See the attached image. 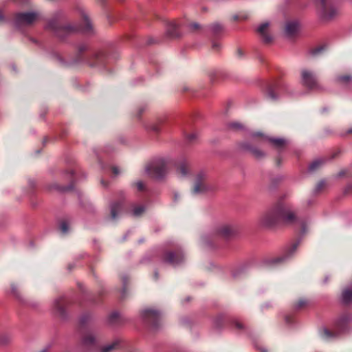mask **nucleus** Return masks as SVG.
Instances as JSON below:
<instances>
[{
    "label": "nucleus",
    "instance_id": "obj_23",
    "mask_svg": "<svg viewBox=\"0 0 352 352\" xmlns=\"http://www.w3.org/2000/svg\"><path fill=\"white\" fill-rule=\"evenodd\" d=\"M166 34L171 38L179 36V26L175 21H170L167 23Z\"/></svg>",
    "mask_w": 352,
    "mask_h": 352
},
{
    "label": "nucleus",
    "instance_id": "obj_2",
    "mask_svg": "<svg viewBox=\"0 0 352 352\" xmlns=\"http://www.w3.org/2000/svg\"><path fill=\"white\" fill-rule=\"evenodd\" d=\"M81 15L83 25L78 26L71 25L63 26L60 24V19L57 16L48 22L46 28L53 32L54 34L60 39H64L69 35L77 32H81L85 34H92L94 30L88 16L85 12H82Z\"/></svg>",
    "mask_w": 352,
    "mask_h": 352
},
{
    "label": "nucleus",
    "instance_id": "obj_60",
    "mask_svg": "<svg viewBox=\"0 0 352 352\" xmlns=\"http://www.w3.org/2000/svg\"><path fill=\"white\" fill-rule=\"evenodd\" d=\"M101 183L103 186H105L106 184H104V182L103 180L101 181Z\"/></svg>",
    "mask_w": 352,
    "mask_h": 352
},
{
    "label": "nucleus",
    "instance_id": "obj_26",
    "mask_svg": "<svg viewBox=\"0 0 352 352\" xmlns=\"http://www.w3.org/2000/svg\"><path fill=\"white\" fill-rule=\"evenodd\" d=\"M145 211V207L143 205L132 204L131 209L128 211L133 217H140Z\"/></svg>",
    "mask_w": 352,
    "mask_h": 352
},
{
    "label": "nucleus",
    "instance_id": "obj_6",
    "mask_svg": "<svg viewBox=\"0 0 352 352\" xmlns=\"http://www.w3.org/2000/svg\"><path fill=\"white\" fill-rule=\"evenodd\" d=\"M300 241H296L291 245L286 248L283 255L272 258H267L263 261V265L265 266H274L285 262L293 256L295 254Z\"/></svg>",
    "mask_w": 352,
    "mask_h": 352
},
{
    "label": "nucleus",
    "instance_id": "obj_10",
    "mask_svg": "<svg viewBox=\"0 0 352 352\" xmlns=\"http://www.w3.org/2000/svg\"><path fill=\"white\" fill-rule=\"evenodd\" d=\"M301 82L302 85L309 90H318L320 88L316 74L308 69L302 70Z\"/></svg>",
    "mask_w": 352,
    "mask_h": 352
},
{
    "label": "nucleus",
    "instance_id": "obj_14",
    "mask_svg": "<svg viewBox=\"0 0 352 352\" xmlns=\"http://www.w3.org/2000/svg\"><path fill=\"white\" fill-rule=\"evenodd\" d=\"M252 137L253 139H254V138H256L257 137H261V142L265 141V140H267L270 143H272V145L274 146H275L278 149H280L286 144V140L285 139H283V138H268V137L264 135L263 133H261L260 132L252 133Z\"/></svg>",
    "mask_w": 352,
    "mask_h": 352
},
{
    "label": "nucleus",
    "instance_id": "obj_13",
    "mask_svg": "<svg viewBox=\"0 0 352 352\" xmlns=\"http://www.w3.org/2000/svg\"><path fill=\"white\" fill-rule=\"evenodd\" d=\"M286 89V86L282 83L268 85L267 88V96L270 100H276L278 98V94Z\"/></svg>",
    "mask_w": 352,
    "mask_h": 352
},
{
    "label": "nucleus",
    "instance_id": "obj_56",
    "mask_svg": "<svg viewBox=\"0 0 352 352\" xmlns=\"http://www.w3.org/2000/svg\"><path fill=\"white\" fill-rule=\"evenodd\" d=\"M80 60H81V58L80 57H78V58L76 60H74V63H77L78 61H80Z\"/></svg>",
    "mask_w": 352,
    "mask_h": 352
},
{
    "label": "nucleus",
    "instance_id": "obj_35",
    "mask_svg": "<svg viewBox=\"0 0 352 352\" xmlns=\"http://www.w3.org/2000/svg\"><path fill=\"white\" fill-rule=\"evenodd\" d=\"M224 320V317L223 316H218L214 321V326L217 329L219 328Z\"/></svg>",
    "mask_w": 352,
    "mask_h": 352
},
{
    "label": "nucleus",
    "instance_id": "obj_46",
    "mask_svg": "<svg viewBox=\"0 0 352 352\" xmlns=\"http://www.w3.org/2000/svg\"><path fill=\"white\" fill-rule=\"evenodd\" d=\"M111 170H112V173L116 176L118 175L120 173V170L119 168L117 166H113L111 168Z\"/></svg>",
    "mask_w": 352,
    "mask_h": 352
},
{
    "label": "nucleus",
    "instance_id": "obj_64",
    "mask_svg": "<svg viewBox=\"0 0 352 352\" xmlns=\"http://www.w3.org/2000/svg\"><path fill=\"white\" fill-rule=\"evenodd\" d=\"M100 1H104V0H100Z\"/></svg>",
    "mask_w": 352,
    "mask_h": 352
},
{
    "label": "nucleus",
    "instance_id": "obj_37",
    "mask_svg": "<svg viewBox=\"0 0 352 352\" xmlns=\"http://www.w3.org/2000/svg\"><path fill=\"white\" fill-rule=\"evenodd\" d=\"M188 28L190 30H199V29H203L200 25L197 23H190L188 25Z\"/></svg>",
    "mask_w": 352,
    "mask_h": 352
},
{
    "label": "nucleus",
    "instance_id": "obj_45",
    "mask_svg": "<svg viewBox=\"0 0 352 352\" xmlns=\"http://www.w3.org/2000/svg\"><path fill=\"white\" fill-rule=\"evenodd\" d=\"M233 323L238 329H242L243 328V324L238 320H233Z\"/></svg>",
    "mask_w": 352,
    "mask_h": 352
},
{
    "label": "nucleus",
    "instance_id": "obj_38",
    "mask_svg": "<svg viewBox=\"0 0 352 352\" xmlns=\"http://www.w3.org/2000/svg\"><path fill=\"white\" fill-rule=\"evenodd\" d=\"M325 185V182L324 181H320L316 186L315 188V192H320L324 186Z\"/></svg>",
    "mask_w": 352,
    "mask_h": 352
},
{
    "label": "nucleus",
    "instance_id": "obj_15",
    "mask_svg": "<svg viewBox=\"0 0 352 352\" xmlns=\"http://www.w3.org/2000/svg\"><path fill=\"white\" fill-rule=\"evenodd\" d=\"M176 169H177V173L178 175L181 177H187L189 173V163L188 160L185 158H182L179 160L175 164Z\"/></svg>",
    "mask_w": 352,
    "mask_h": 352
},
{
    "label": "nucleus",
    "instance_id": "obj_29",
    "mask_svg": "<svg viewBox=\"0 0 352 352\" xmlns=\"http://www.w3.org/2000/svg\"><path fill=\"white\" fill-rule=\"evenodd\" d=\"M352 301V290L346 289L342 294V302L344 305H348Z\"/></svg>",
    "mask_w": 352,
    "mask_h": 352
},
{
    "label": "nucleus",
    "instance_id": "obj_19",
    "mask_svg": "<svg viewBox=\"0 0 352 352\" xmlns=\"http://www.w3.org/2000/svg\"><path fill=\"white\" fill-rule=\"evenodd\" d=\"M270 25L268 22L261 23L257 28V32L261 36L263 41L265 43H269L272 41V36L267 33V28Z\"/></svg>",
    "mask_w": 352,
    "mask_h": 352
},
{
    "label": "nucleus",
    "instance_id": "obj_34",
    "mask_svg": "<svg viewBox=\"0 0 352 352\" xmlns=\"http://www.w3.org/2000/svg\"><path fill=\"white\" fill-rule=\"evenodd\" d=\"M89 320V316L87 314L83 315L80 318V324L81 329H82L84 326L87 324L88 320Z\"/></svg>",
    "mask_w": 352,
    "mask_h": 352
},
{
    "label": "nucleus",
    "instance_id": "obj_8",
    "mask_svg": "<svg viewBox=\"0 0 352 352\" xmlns=\"http://www.w3.org/2000/svg\"><path fill=\"white\" fill-rule=\"evenodd\" d=\"M39 17L36 12H18L14 16V25L16 28L20 29L24 26L32 25Z\"/></svg>",
    "mask_w": 352,
    "mask_h": 352
},
{
    "label": "nucleus",
    "instance_id": "obj_4",
    "mask_svg": "<svg viewBox=\"0 0 352 352\" xmlns=\"http://www.w3.org/2000/svg\"><path fill=\"white\" fill-rule=\"evenodd\" d=\"M122 344L123 340L121 338H116L111 343L100 346L96 337L91 331L87 330L82 332L81 344L91 351L111 352L115 349L122 347Z\"/></svg>",
    "mask_w": 352,
    "mask_h": 352
},
{
    "label": "nucleus",
    "instance_id": "obj_27",
    "mask_svg": "<svg viewBox=\"0 0 352 352\" xmlns=\"http://www.w3.org/2000/svg\"><path fill=\"white\" fill-rule=\"evenodd\" d=\"M121 321V316L117 311L112 312L108 317V322L111 325L118 324Z\"/></svg>",
    "mask_w": 352,
    "mask_h": 352
},
{
    "label": "nucleus",
    "instance_id": "obj_9",
    "mask_svg": "<svg viewBox=\"0 0 352 352\" xmlns=\"http://www.w3.org/2000/svg\"><path fill=\"white\" fill-rule=\"evenodd\" d=\"M143 322L152 329H157L160 325L161 313L155 309H146L142 311Z\"/></svg>",
    "mask_w": 352,
    "mask_h": 352
},
{
    "label": "nucleus",
    "instance_id": "obj_28",
    "mask_svg": "<svg viewBox=\"0 0 352 352\" xmlns=\"http://www.w3.org/2000/svg\"><path fill=\"white\" fill-rule=\"evenodd\" d=\"M324 159L319 158L313 161L308 167L309 172H314L320 168L324 164Z\"/></svg>",
    "mask_w": 352,
    "mask_h": 352
},
{
    "label": "nucleus",
    "instance_id": "obj_11",
    "mask_svg": "<svg viewBox=\"0 0 352 352\" xmlns=\"http://www.w3.org/2000/svg\"><path fill=\"white\" fill-rule=\"evenodd\" d=\"M209 189L210 186L206 184V175L204 172L199 173L196 176L192 194H202Z\"/></svg>",
    "mask_w": 352,
    "mask_h": 352
},
{
    "label": "nucleus",
    "instance_id": "obj_59",
    "mask_svg": "<svg viewBox=\"0 0 352 352\" xmlns=\"http://www.w3.org/2000/svg\"><path fill=\"white\" fill-rule=\"evenodd\" d=\"M178 198V195L177 194H175V201H176Z\"/></svg>",
    "mask_w": 352,
    "mask_h": 352
},
{
    "label": "nucleus",
    "instance_id": "obj_58",
    "mask_svg": "<svg viewBox=\"0 0 352 352\" xmlns=\"http://www.w3.org/2000/svg\"><path fill=\"white\" fill-rule=\"evenodd\" d=\"M154 276H155V278L157 280L158 278V274L157 272H155V274H154Z\"/></svg>",
    "mask_w": 352,
    "mask_h": 352
},
{
    "label": "nucleus",
    "instance_id": "obj_32",
    "mask_svg": "<svg viewBox=\"0 0 352 352\" xmlns=\"http://www.w3.org/2000/svg\"><path fill=\"white\" fill-rule=\"evenodd\" d=\"M228 127L229 129L234 131H241L244 129V126L242 124L237 122H230L228 124Z\"/></svg>",
    "mask_w": 352,
    "mask_h": 352
},
{
    "label": "nucleus",
    "instance_id": "obj_24",
    "mask_svg": "<svg viewBox=\"0 0 352 352\" xmlns=\"http://www.w3.org/2000/svg\"><path fill=\"white\" fill-rule=\"evenodd\" d=\"M242 147L245 150L250 151L256 158H261L264 156V153L263 151L255 147H253L248 143L243 144Z\"/></svg>",
    "mask_w": 352,
    "mask_h": 352
},
{
    "label": "nucleus",
    "instance_id": "obj_52",
    "mask_svg": "<svg viewBox=\"0 0 352 352\" xmlns=\"http://www.w3.org/2000/svg\"><path fill=\"white\" fill-rule=\"evenodd\" d=\"M237 54H238V56H240V57H241V56H242L243 55V51H242L241 49H239V50H237Z\"/></svg>",
    "mask_w": 352,
    "mask_h": 352
},
{
    "label": "nucleus",
    "instance_id": "obj_36",
    "mask_svg": "<svg viewBox=\"0 0 352 352\" xmlns=\"http://www.w3.org/2000/svg\"><path fill=\"white\" fill-rule=\"evenodd\" d=\"M221 43L217 41H212V49L214 52H218L221 49Z\"/></svg>",
    "mask_w": 352,
    "mask_h": 352
},
{
    "label": "nucleus",
    "instance_id": "obj_43",
    "mask_svg": "<svg viewBox=\"0 0 352 352\" xmlns=\"http://www.w3.org/2000/svg\"><path fill=\"white\" fill-rule=\"evenodd\" d=\"M135 185H136V187H137V188H138V190L139 191L144 190V184H143V182H142L139 181V182H138L135 184Z\"/></svg>",
    "mask_w": 352,
    "mask_h": 352
},
{
    "label": "nucleus",
    "instance_id": "obj_48",
    "mask_svg": "<svg viewBox=\"0 0 352 352\" xmlns=\"http://www.w3.org/2000/svg\"><path fill=\"white\" fill-rule=\"evenodd\" d=\"M286 323L288 324H291L292 323L293 317L292 316L287 315L285 318Z\"/></svg>",
    "mask_w": 352,
    "mask_h": 352
},
{
    "label": "nucleus",
    "instance_id": "obj_21",
    "mask_svg": "<svg viewBox=\"0 0 352 352\" xmlns=\"http://www.w3.org/2000/svg\"><path fill=\"white\" fill-rule=\"evenodd\" d=\"M203 30L204 32L209 31L212 36L216 37L220 36L225 30L223 25L218 22H215Z\"/></svg>",
    "mask_w": 352,
    "mask_h": 352
},
{
    "label": "nucleus",
    "instance_id": "obj_5",
    "mask_svg": "<svg viewBox=\"0 0 352 352\" xmlns=\"http://www.w3.org/2000/svg\"><path fill=\"white\" fill-rule=\"evenodd\" d=\"M173 162L164 157L153 159L145 167V172L151 177L162 179L167 173L168 169Z\"/></svg>",
    "mask_w": 352,
    "mask_h": 352
},
{
    "label": "nucleus",
    "instance_id": "obj_1",
    "mask_svg": "<svg viewBox=\"0 0 352 352\" xmlns=\"http://www.w3.org/2000/svg\"><path fill=\"white\" fill-rule=\"evenodd\" d=\"M297 222L301 225L304 232V221L298 219L291 210L290 206L281 200L273 208L267 211L260 219V224L265 228H272L280 223L294 224Z\"/></svg>",
    "mask_w": 352,
    "mask_h": 352
},
{
    "label": "nucleus",
    "instance_id": "obj_55",
    "mask_svg": "<svg viewBox=\"0 0 352 352\" xmlns=\"http://www.w3.org/2000/svg\"><path fill=\"white\" fill-rule=\"evenodd\" d=\"M203 241L207 245L210 246V244L206 241L205 238H203Z\"/></svg>",
    "mask_w": 352,
    "mask_h": 352
},
{
    "label": "nucleus",
    "instance_id": "obj_62",
    "mask_svg": "<svg viewBox=\"0 0 352 352\" xmlns=\"http://www.w3.org/2000/svg\"><path fill=\"white\" fill-rule=\"evenodd\" d=\"M46 351H47V350H46V349H44V350H43V351H41V352H46Z\"/></svg>",
    "mask_w": 352,
    "mask_h": 352
},
{
    "label": "nucleus",
    "instance_id": "obj_20",
    "mask_svg": "<svg viewBox=\"0 0 352 352\" xmlns=\"http://www.w3.org/2000/svg\"><path fill=\"white\" fill-rule=\"evenodd\" d=\"M162 122L163 120L162 118L149 120L145 123L144 127L148 131L157 133L160 131V127Z\"/></svg>",
    "mask_w": 352,
    "mask_h": 352
},
{
    "label": "nucleus",
    "instance_id": "obj_57",
    "mask_svg": "<svg viewBox=\"0 0 352 352\" xmlns=\"http://www.w3.org/2000/svg\"><path fill=\"white\" fill-rule=\"evenodd\" d=\"M344 175V172H343V171H340V172L339 173V176H340V177H342V176H343Z\"/></svg>",
    "mask_w": 352,
    "mask_h": 352
},
{
    "label": "nucleus",
    "instance_id": "obj_22",
    "mask_svg": "<svg viewBox=\"0 0 352 352\" xmlns=\"http://www.w3.org/2000/svg\"><path fill=\"white\" fill-rule=\"evenodd\" d=\"M299 23L297 21H289L285 25V34L287 36L294 35L298 30Z\"/></svg>",
    "mask_w": 352,
    "mask_h": 352
},
{
    "label": "nucleus",
    "instance_id": "obj_3",
    "mask_svg": "<svg viewBox=\"0 0 352 352\" xmlns=\"http://www.w3.org/2000/svg\"><path fill=\"white\" fill-rule=\"evenodd\" d=\"M352 320V316L345 313L336 319L330 329L324 327L320 331L321 336L325 340H332L341 337L347 333L349 330V323Z\"/></svg>",
    "mask_w": 352,
    "mask_h": 352
},
{
    "label": "nucleus",
    "instance_id": "obj_47",
    "mask_svg": "<svg viewBox=\"0 0 352 352\" xmlns=\"http://www.w3.org/2000/svg\"><path fill=\"white\" fill-rule=\"evenodd\" d=\"M11 289H12V294H14L16 298H19V293H18V292H17V290H16V286H15V285H12Z\"/></svg>",
    "mask_w": 352,
    "mask_h": 352
},
{
    "label": "nucleus",
    "instance_id": "obj_40",
    "mask_svg": "<svg viewBox=\"0 0 352 352\" xmlns=\"http://www.w3.org/2000/svg\"><path fill=\"white\" fill-rule=\"evenodd\" d=\"M56 188L62 192L67 191L73 188V185L70 184L67 186H56Z\"/></svg>",
    "mask_w": 352,
    "mask_h": 352
},
{
    "label": "nucleus",
    "instance_id": "obj_42",
    "mask_svg": "<svg viewBox=\"0 0 352 352\" xmlns=\"http://www.w3.org/2000/svg\"><path fill=\"white\" fill-rule=\"evenodd\" d=\"M323 47L320 46V47H316V48H314L313 50H311V54L314 56L315 55H317L321 51L323 50Z\"/></svg>",
    "mask_w": 352,
    "mask_h": 352
},
{
    "label": "nucleus",
    "instance_id": "obj_50",
    "mask_svg": "<svg viewBox=\"0 0 352 352\" xmlns=\"http://www.w3.org/2000/svg\"><path fill=\"white\" fill-rule=\"evenodd\" d=\"M56 57L57 60H58V61L60 63H65L64 60H63V58L59 55H58V54L56 55Z\"/></svg>",
    "mask_w": 352,
    "mask_h": 352
},
{
    "label": "nucleus",
    "instance_id": "obj_18",
    "mask_svg": "<svg viewBox=\"0 0 352 352\" xmlns=\"http://www.w3.org/2000/svg\"><path fill=\"white\" fill-rule=\"evenodd\" d=\"M66 306L67 302L63 296L56 298L53 303L54 311L62 317H64L65 315Z\"/></svg>",
    "mask_w": 352,
    "mask_h": 352
},
{
    "label": "nucleus",
    "instance_id": "obj_51",
    "mask_svg": "<svg viewBox=\"0 0 352 352\" xmlns=\"http://www.w3.org/2000/svg\"><path fill=\"white\" fill-rule=\"evenodd\" d=\"M66 173H67V175H69V177H73L74 175V172L73 170H69V171L67 172Z\"/></svg>",
    "mask_w": 352,
    "mask_h": 352
},
{
    "label": "nucleus",
    "instance_id": "obj_33",
    "mask_svg": "<svg viewBox=\"0 0 352 352\" xmlns=\"http://www.w3.org/2000/svg\"><path fill=\"white\" fill-rule=\"evenodd\" d=\"M59 228L62 234H65L69 232V225L66 221H62L60 222Z\"/></svg>",
    "mask_w": 352,
    "mask_h": 352
},
{
    "label": "nucleus",
    "instance_id": "obj_17",
    "mask_svg": "<svg viewBox=\"0 0 352 352\" xmlns=\"http://www.w3.org/2000/svg\"><path fill=\"white\" fill-rule=\"evenodd\" d=\"M124 206V200L113 202L110 205L111 218L116 220L122 213Z\"/></svg>",
    "mask_w": 352,
    "mask_h": 352
},
{
    "label": "nucleus",
    "instance_id": "obj_44",
    "mask_svg": "<svg viewBox=\"0 0 352 352\" xmlns=\"http://www.w3.org/2000/svg\"><path fill=\"white\" fill-rule=\"evenodd\" d=\"M87 46L86 44H82L78 47V53L79 55H80L81 53H82L84 51L87 50Z\"/></svg>",
    "mask_w": 352,
    "mask_h": 352
},
{
    "label": "nucleus",
    "instance_id": "obj_7",
    "mask_svg": "<svg viewBox=\"0 0 352 352\" xmlns=\"http://www.w3.org/2000/svg\"><path fill=\"white\" fill-rule=\"evenodd\" d=\"M319 6V15L324 20H331L338 14V10L329 0H314Z\"/></svg>",
    "mask_w": 352,
    "mask_h": 352
},
{
    "label": "nucleus",
    "instance_id": "obj_41",
    "mask_svg": "<svg viewBox=\"0 0 352 352\" xmlns=\"http://www.w3.org/2000/svg\"><path fill=\"white\" fill-rule=\"evenodd\" d=\"M197 138V134L195 133H192L191 134L188 135V136L186 137V139L188 142H192V141L196 140Z\"/></svg>",
    "mask_w": 352,
    "mask_h": 352
},
{
    "label": "nucleus",
    "instance_id": "obj_31",
    "mask_svg": "<svg viewBox=\"0 0 352 352\" xmlns=\"http://www.w3.org/2000/svg\"><path fill=\"white\" fill-rule=\"evenodd\" d=\"M11 336L8 333H1L0 335V344L5 345L11 341Z\"/></svg>",
    "mask_w": 352,
    "mask_h": 352
},
{
    "label": "nucleus",
    "instance_id": "obj_16",
    "mask_svg": "<svg viewBox=\"0 0 352 352\" xmlns=\"http://www.w3.org/2000/svg\"><path fill=\"white\" fill-rule=\"evenodd\" d=\"M236 233V229L230 225H222L217 230V234L223 239H229Z\"/></svg>",
    "mask_w": 352,
    "mask_h": 352
},
{
    "label": "nucleus",
    "instance_id": "obj_12",
    "mask_svg": "<svg viewBox=\"0 0 352 352\" xmlns=\"http://www.w3.org/2000/svg\"><path fill=\"white\" fill-rule=\"evenodd\" d=\"M164 261L173 266H177L184 261V254L180 249L176 252L169 251L165 254Z\"/></svg>",
    "mask_w": 352,
    "mask_h": 352
},
{
    "label": "nucleus",
    "instance_id": "obj_25",
    "mask_svg": "<svg viewBox=\"0 0 352 352\" xmlns=\"http://www.w3.org/2000/svg\"><path fill=\"white\" fill-rule=\"evenodd\" d=\"M104 54L103 52H98L93 54L94 60H87V63L91 66H96L102 63L103 59L104 58Z\"/></svg>",
    "mask_w": 352,
    "mask_h": 352
},
{
    "label": "nucleus",
    "instance_id": "obj_53",
    "mask_svg": "<svg viewBox=\"0 0 352 352\" xmlns=\"http://www.w3.org/2000/svg\"><path fill=\"white\" fill-rule=\"evenodd\" d=\"M352 190V184L349 185L346 189V192H350Z\"/></svg>",
    "mask_w": 352,
    "mask_h": 352
},
{
    "label": "nucleus",
    "instance_id": "obj_63",
    "mask_svg": "<svg viewBox=\"0 0 352 352\" xmlns=\"http://www.w3.org/2000/svg\"><path fill=\"white\" fill-rule=\"evenodd\" d=\"M327 281V277L324 279V282Z\"/></svg>",
    "mask_w": 352,
    "mask_h": 352
},
{
    "label": "nucleus",
    "instance_id": "obj_39",
    "mask_svg": "<svg viewBox=\"0 0 352 352\" xmlns=\"http://www.w3.org/2000/svg\"><path fill=\"white\" fill-rule=\"evenodd\" d=\"M307 305V301L305 300H300L296 305H295V308L296 309H300L302 308V307H304L305 305Z\"/></svg>",
    "mask_w": 352,
    "mask_h": 352
},
{
    "label": "nucleus",
    "instance_id": "obj_54",
    "mask_svg": "<svg viewBox=\"0 0 352 352\" xmlns=\"http://www.w3.org/2000/svg\"><path fill=\"white\" fill-rule=\"evenodd\" d=\"M4 20V16L2 13V12L0 10V22L3 21Z\"/></svg>",
    "mask_w": 352,
    "mask_h": 352
},
{
    "label": "nucleus",
    "instance_id": "obj_61",
    "mask_svg": "<svg viewBox=\"0 0 352 352\" xmlns=\"http://www.w3.org/2000/svg\"><path fill=\"white\" fill-rule=\"evenodd\" d=\"M348 133H352V129H350Z\"/></svg>",
    "mask_w": 352,
    "mask_h": 352
},
{
    "label": "nucleus",
    "instance_id": "obj_30",
    "mask_svg": "<svg viewBox=\"0 0 352 352\" xmlns=\"http://www.w3.org/2000/svg\"><path fill=\"white\" fill-rule=\"evenodd\" d=\"M337 80L342 84L347 85L352 81V77L350 75L338 76Z\"/></svg>",
    "mask_w": 352,
    "mask_h": 352
},
{
    "label": "nucleus",
    "instance_id": "obj_49",
    "mask_svg": "<svg viewBox=\"0 0 352 352\" xmlns=\"http://www.w3.org/2000/svg\"><path fill=\"white\" fill-rule=\"evenodd\" d=\"M122 281H123L124 286H125L126 285V276H124L122 277ZM125 290H126V288H125V287H124V288L122 289V295H124V293L125 292Z\"/></svg>",
    "mask_w": 352,
    "mask_h": 352
}]
</instances>
